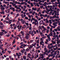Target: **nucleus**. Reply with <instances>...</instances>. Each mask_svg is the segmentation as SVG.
Here are the masks:
<instances>
[{
    "instance_id": "4c0bfd02",
    "label": "nucleus",
    "mask_w": 60,
    "mask_h": 60,
    "mask_svg": "<svg viewBox=\"0 0 60 60\" xmlns=\"http://www.w3.org/2000/svg\"><path fill=\"white\" fill-rule=\"evenodd\" d=\"M22 45H21L19 47L20 49H23V47H22Z\"/></svg>"
},
{
    "instance_id": "de8ad7c7",
    "label": "nucleus",
    "mask_w": 60,
    "mask_h": 60,
    "mask_svg": "<svg viewBox=\"0 0 60 60\" xmlns=\"http://www.w3.org/2000/svg\"><path fill=\"white\" fill-rule=\"evenodd\" d=\"M25 24H26V25L27 26L29 25V23H28L25 22Z\"/></svg>"
},
{
    "instance_id": "4be33fe9",
    "label": "nucleus",
    "mask_w": 60,
    "mask_h": 60,
    "mask_svg": "<svg viewBox=\"0 0 60 60\" xmlns=\"http://www.w3.org/2000/svg\"><path fill=\"white\" fill-rule=\"evenodd\" d=\"M57 45V44H56L54 46L53 45H52V48H54V47H56V46Z\"/></svg>"
},
{
    "instance_id": "f704fd0d",
    "label": "nucleus",
    "mask_w": 60,
    "mask_h": 60,
    "mask_svg": "<svg viewBox=\"0 0 60 60\" xmlns=\"http://www.w3.org/2000/svg\"><path fill=\"white\" fill-rule=\"evenodd\" d=\"M30 4L31 6L32 7H33L34 6V5H33V3H31Z\"/></svg>"
},
{
    "instance_id": "c9c22d12",
    "label": "nucleus",
    "mask_w": 60,
    "mask_h": 60,
    "mask_svg": "<svg viewBox=\"0 0 60 60\" xmlns=\"http://www.w3.org/2000/svg\"><path fill=\"white\" fill-rule=\"evenodd\" d=\"M34 34H36V31H34V30H33V33H34Z\"/></svg>"
},
{
    "instance_id": "6e6552de",
    "label": "nucleus",
    "mask_w": 60,
    "mask_h": 60,
    "mask_svg": "<svg viewBox=\"0 0 60 60\" xmlns=\"http://www.w3.org/2000/svg\"><path fill=\"white\" fill-rule=\"evenodd\" d=\"M25 34L26 35V36H28L29 37H30V34H29V33H26Z\"/></svg>"
},
{
    "instance_id": "aec40b11",
    "label": "nucleus",
    "mask_w": 60,
    "mask_h": 60,
    "mask_svg": "<svg viewBox=\"0 0 60 60\" xmlns=\"http://www.w3.org/2000/svg\"><path fill=\"white\" fill-rule=\"evenodd\" d=\"M26 27V25H23L22 26V28H25Z\"/></svg>"
},
{
    "instance_id": "603ef678",
    "label": "nucleus",
    "mask_w": 60,
    "mask_h": 60,
    "mask_svg": "<svg viewBox=\"0 0 60 60\" xmlns=\"http://www.w3.org/2000/svg\"><path fill=\"white\" fill-rule=\"evenodd\" d=\"M53 24H57V22H54Z\"/></svg>"
},
{
    "instance_id": "a18cd8bd",
    "label": "nucleus",
    "mask_w": 60,
    "mask_h": 60,
    "mask_svg": "<svg viewBox=\"0 0 60 60\" xmlns=\"http://www.w3.org/2000/svg\"><path fill=\"white\" fill-rule=\"evenodd\" d=\"M47 48L48 49H49L50 48V45H49V44L47 46Z\"/></svg>"
},
{
    "instance_id": "680f3d73",
    "label": "nucleus",
    "mask_w": 60,
    "mask_h": 60,
    "mask_svg": "<svg viewBox=\"0 0 60 60\" xmlns=\"http://www.w3.org/2000/svg\"><path fill=\"white\" fill-rule=\"evenodd\" d=\"M32 58H34V54H32Z\"/></svg>"
},
{
    "instance_id": "864d4df0",
    "label": "nucleus",
    "mask_w": 60,
    "mask_h": 60,
    "mask_svg": "<svg viewBox=\"0 0 60 60\" xmlns=\"http://www.w3.org/2000/svg\"><path fill=\"white\" fill-rule=\"evenodd\" d=\"M43 34V33H42L41 32H40V35H41Z\"/></svg>"
},
{
    "instance_id": "f03ea898",
    "label": "nucleus",
    "mask_w": 60,
    "mask_h": 60,
    "mask_svg": "<svg viewBox=\"0 0 60 60\" xmlns=\"http://www.w3.org/2000/svg\"><path fill=\"white\" fill-rule=\"evenodd\" d=\"M0 9H1V11H3L4 10V9H5V8L4 7H3V6L2 4H1L0 5Z\"/></svg>"
},
{
    "instance_id": "cd10ccee",
    "label": "nucleus",
    "mask_w": 60,
    "mask_h": 60,
    "mask_svg": "<svg viewBox=\"0 0 60 60\" xmlns=\"http://www.w3.org/2000/svg\"><path fill=\"white\" fill-rule=\"evenodd\" d=\"M26 37H25V38L26 39H29V37H28V36H26Z\"/></svg>"
},
{
    "instance_id": "7ed1b4c3",
    "label": "nucleus",
    "mask_w": 60,
    "mask_h": 60,
    "mask_svg": "<svg viewBox=\"0 0 60 60\" xmlns=\"http://www.w3.org/2000/svg\"><path fill=\"white\" fill-rule=\"evenodd\" d=\"M43 55H44V54H41V53H40V56L41 57V58L42 59H43L44 58V56H43Z\"/></svg>"
},
{
    "instance_id": "338daca9",
    "label": "nucleus",
    "mask_w": 60,
    "mask_h": 60,
    "mask_svg": "<svg viewBox=\"0 0 60 60\" xmlns=\"http://www.w3.org/2000/svg\"><path fill=\"white\" fill-rule=\"evenodd\" d=\"M37 43H38V44H39V40H37Z\"/></svg>"
},
{
    "instance_id": "e2e57ef3",
    "label": "nucleus",
    "mask_w": 60,
    "mask_h": 60,
    "mask_svg": "<svg viewBox=\"0 0 60 60\" xmlns=\"http://www.w3.org/2000/svg\"><path fill=\"white\" fill-rule=\"evenodd\" d=\"M52 43L53 44H56V42H54V41Z\"/></svg>"
},
{
    "instance_id": "c756f323",
    "label": "nucleus",
    "mask_w": 60,
    "mask_h": 60,
    "mask_svg": "<svg viewBox=\"0 0 60 60\" xmlns=\"http://www.w3.org/2000/svg\"><path fill=\"white\" fill-rule=\"evenodd\" d=\"M21 16L22 17V18H24V15L23 14H21Z\"/></svg>"
},
{
    "instance_id": "c03bdc74",
    "label": "nucleus",
    "mask_w": 60,
    "mask_h": 60,
    "mask_svg": "<svg viewBox=\"0 0 60 60\" xmlns=\"http://www.w3.org/2000/svg\"><path fill=\"white\" fill-rule=\"evenodd\" d=\"M53 26H57V25L55 24L54 23L53 24Z\"/></svg>"
},
{
    "instance_id": "f8f14e48",
    "label": "nucleus",
    "mask_w": 60,
    "mask_h": 60,
    "mask_svg": "<svg viewBox=\"0 0 60 60\" xmlns=\"http://www.w3.org/2000/svg\"><path fill=\"white\" fill-rule=\"evenodd\" d=\"M1 31L2 32H4V33H5V34H6V33H7V32L6 31H5V30H1Z\"/></svg>"
},
{
    "instance_id": "f257e3e1",
    "label": "nucleus",
    "mask_w": 60,
    "mask_h": 60,
    "mask_svg": "<svg viewBox=\"0 0 60 60\" xmlns=\"http://www.w3.org/2000/svg\"><path fill=\"white\" fill-rule=\"evenodd\" d=\"M4 25H3V24L2 22H1L0 23V28L1 29H3V27H4Z\"/></svg>"
},
{
    "instance_id": "9b49d317",
    "label": "nucleus",
    "mask_w": 60,
    "mask_h": 60,
    "mask_svg": "<svg viewBox=\"0 0 60 60\" xmlns=\"http://www.w3.org/2000/svg\"><path fill=\"white\" fill-rule=\"evenodd\" d=\"M44 50H45V52H48V49H47V48H46L45 47L44 48Z\"/></svg>"
},
{
    "instance_id": "69168bd1",
    "label": "nucleus",
    "mask_w": 60,
    "mask_h": 60,
    "mask_svg": "<svg viewBox=\"0 0 60 60\" xmlns=\"http://www.w3.org/2000/svg\"><path fill=\"white\" fill-rule=\"evenodd\" d=\"M54 31H55V32H57V30L56 29H54Z\"/></svg>"
},
{
    "instance_id": "b1692460",
    "label": "nucleus",
    "mask_w": 60,
    "mask_h": 60,
    "mask_svg": "<svg viewBox=\"0 0 60 60\" xmlns=\"http://www.w3.org/2000/svg\"><path fill=\"white\" fill-rule=\"evenodd\" d=\"M50 36H53V33L52 32H51L50 33Z\"/></svg>"
},
{
    "instance_id": "09e8293b",
    "label": "nucleus",
    "mask_w": 60,
    "mask_h": 60,
    "mask_svg": "<svg viewBox=\"0 0 60 60\" xmlns=\"http://www.w3.org/2000/svg\"><path fill=\"white\" fill-rule=\"evenodd\" d=\"M56 49H57V50L58 49V47H57V45H56Z\"/></svg>"
},
{
    "instance_id": "f3484780",
    "label": "nucleus",
    "mask_w": 60,
    "mask_h": 60,
    "mask_svg": "<svg viewBox=\"0 0 60 60\" xmlns=\"http://www.w3.org/2000/svg\"><path fill=\"white\" fill-rule=\"evenodd\" d=\"M40 45H42V43H44V42H43V41H41L40 42Z\"/></svg>"
},
{
    "instance_id": "39448f33",
    "label": "nucleus",
    "mask_w": 60,
    "mask_h": 60,
    "mask_svg": "<svg viewBox=\"0 0 60 60\" xmlns=\"http://www.w3.org/2000/svg\"><path fill=\"white\" fill-rule=\"evenodd\" d=\"M21 34H22L21 36H23L24 35V32L23 31H22L21 32Z\"/></svg>"
},
{
    "instance_id": "5701e85b",
    "label": "nucleus",
    "mask_w": 60,
    "mask_h": 60,
    "mask_svg": "<svg viewBox=\"0 0 60 60\" xmlns=\"http://www.w3.org/2000/svg\"><path fill=\"white\" fill-rule=\"evenodd\" d=\"M4 32H3L2 31V32H0V35H3V33Z\"/></svg>"
},
{
    "instance_id": "72a5a7b5",
    "label": "nucleus",
    "mask_w": 60,
    "mask_h": 60,
    "mask_svg": "<svg viewBox=\"0 0 60 60\" xmlns=\"http://www.w3.org/2000/svg\"><path fill=\"white\" fill-rule=\"evenodd\" d=\"M36 32L37 33V34H39L40 33V32H39V31H38V30H36Z\"/></svg>"
},
{
    "instance_id": "5fc2aeb1",
    "label": "nucleus",
    "mask_w": 60,
    "mask_h": 60,
    "mask_svg": "<svg viewBox=\"0 0 60 60\" xmlns=\"http://www.w3.org/2000/svg\"><path fill=\"white\" fill-rule=\"evenodd\" d=\"M40 7L41 8V9H42L43 7V6H41Z\"/></svg>"
},
{
    "instance_id": "7c9ffc66",
    "label": "nucleus",
    "mask_w": 60,
    "mask_h": 60,
    "mask_svg": "<svg viewBox=\"0 0 60 60\" xmlns=\"http://www.w3.org/2000/svg\"><path fill=\"white\" fill-rule=\"evenodd\" d=\"M15 20L12 19L11 20V22H15Z\"/></svg>"
},
{
    "instance_id": "412c9836",
    "label": "nucleus",
    "mask_w": 60,
    "mask_h": 60,
    "mask_svg": "<svg viewBox=\"0 0 60 60\" xmlns=\"http://www.w3.org/2000/svg\"><path fill=\"white\" fill-rule=\"evenodd\" d=\"M49 11H53V10L52 9V8H50L49 10Z\"/></svg>"
},
{
    "instance_id": "a878e982",
    "label": "nucleus",
    "mask_w": 60,
    "mask_h": 60,
    "mask_svg": "<svg viewBox=\"0 0 60 60\" xmlns=\"http://www.w3.org/2000/svg\"><path fill=\"white\" fill-rule=\"evenodd\" d=\"M27 52L26 51L24 53V55H25V56H26V55H27Z\"/></svg>"
},
{
    "instance_id": "4d7b16f0",
    "label": "nucleus",
    "mask_w": 60,
    "mask_h": 60,
    "mask_svg": "<svg viewBox=\"0 0 60 60\" xmlns=\"http://www.w3.org/2000/svg\"><path fill=\"white\" fill-rule=\"evenodd\" d=\"M21 52L22 53H24V51L23 50H21Z\"/></svg>"
},
{
    "instance_id": "a19ab883",
    "label": "nucleus",
    "mask_w": 60,
    "mask_h": 60,
    "mask_svg": "<svg viewBox=\"0 0 60 60\" xmlns=\"http://www.w3.org/2000/svg\"><path fill=\"white\" fill-rule=\"evenodd\" d=\"M8 17H7V18H5V19L6 20V19H7V20H9V18Z\"/></svg>"
},
{
    "instance_id": "79ce46f5",
    "label": "nucleus",
    "mask_w": 60,
    "mask_h": 60,
    "mask_svg": "<svg viewBox=\"0 0 60 60\" xmlns=\"http://www.w3.org/2000/svg\"><path fill=\"white\" fill-rule=\"evenodd\" d=\"M49 50L47 52H46L47 53H50V52H51V51H50V49H49Z\"/></svg>"
},
{
    "instance_id": "774afa93",
    "label": "nucleus",
    "mask_w": 60,
    "mask_h": 60,
    "mask_svg": "<svg viewBox=\"0 0 60 60\" xmlns=\"http://www.w3.org/2000/svg\"><path fill=\"white\" fill-rule=\"evenodd\" d=\"M47 42V41H46V42H45V44H47V45H48V42Z\"/></svg>"
},
{
    "instance_id": "a211bd4d",
    "label": "nucleus",
    "mask_w": 60,
    "mask_h": 60,
    "mask_svg": "<svg viewBox=\"0 0 60 60\" xmlns=\"http://www.w3.org/2000/svg\"><path fill=\"white\" fill-rule=\"evenodd\" d=\"M26 56H23V58H24V60H26Z\"/></svg>"
},
{
    "instance_id": "423d86ee",
    "label": "nucleus",
    "mask_w": 60,
    "mask_h": 60,
    "mask_svg": "<svg viewBox=\"0 0 60 60\" xmlns=\"http://www.w3.org/2000/svg\"><path fill=\"white\" fill-rule=\"evenodd\" d=\"M29 33L30 34H33V31L30 30L29 31Z\"/></svg>"
},
{
    "instance_id": "393cba45",
    "label": "nucleus",
    "mask_w": 60,
    "mask_h": 60,
    "mask_svg": "<svg viewBox=\"0 0 60 60\" xmlns=\"http://www.w3.org/2000/svg\"><path fill=\"white\" fill-rule=\"evenodd\" d=\"M15 40H16L15 39H14L13 40V42L12 43V44H14L15 43Z\"/></svg>"
},
{
    "instance_id": "1a4fd4ad",
    "label": "nucleus",
    "mask_w": 60,
    "mask_h": 60,
    "mask_svg": "<svg viewBox=\"0 0 60 60\" xmlns=\"http://www.w3.org/2000/svg\"><path fill=\"white\" fill-rule=\"evenodd\" d=\"M32 9L33 10V11H36L37 10V9H36V8H34V7H33L32 8Z\"/></svg>"
},
{
    "instance_id": "e433bc0d",
    "label": "nucleus",
    "mask_w": 60,
    "mask_h": 60,
    "mask_svg": "<svg viewBox=\"0 0 60 60\" xmlns=\"http://www.w3.org/2000/svg\"><path fill=\"white\" fill-rule=\"evenodd\" d=\"M17 26H15V27L14 28V30H16V28H17Z\"/></svg>"
},
{
    "instance_id": "9d476101",
    "label": "nucleus",
    "mask_w": 60,
    "mask_h": 60,
    "mask_svg": "<svg viewBox=\"0 0 60 60\" xmlns=\"http://www.w3.org/2000/svg\"><path fill=\"white\" fill-rule=\"evenodd\" d=\"M17 25H19L20 24V23L19 21H18L16 23Z\"/></svg>"
},
{
    "instance_id": "6ab92c4d",
    "label": "nucleus",
    "mask_w": 60,
    "mask_h": 60,
    "mask_svg": "<svg viewBox=\"0 0 60 60\" xmlns=\"http://www.w3.org/2000/svg\"><path fill=\"white\" fill-rule=\"evenodd\" d=\"M26 51L27 52H28L29 51V49L28 48H27L26 49Z\"/></svg>"
},
{
    "instance_id": "58836bf2",
    "label": "nucleus",
    "mask_w": 60,
    "mask_h": 60,
    "mask_svg": "<svg viewBox=\"0 0 60 60\" xmlns=\"http://www.w3.org/2000/svg\"><path fill=\"white\" fill-rule=\"evenodd\" d=\"M34 41V40H31L30 41V43H32Z\"/></svg>"
},
{
    "instance_id": "473e14b6",
    "label": "nucleus",
    "mask_w": 60,
    "mask_h": 60,
    "mask_svg": "<svg viewBox=\"0 0 60 60\" xmlns=\"http://www.w3.org/2000/svg\"><path fill=\"white\" fill-rule=\"evenodd\" d=\"M4 50H3L2 51V53L3 54H5V53H6V52H4Z\"/></svg>"
},
{
    "instance_id": "4468645a",
    "label": "nucleus",
    "mask_w": 60,
    "mask_h": 60,
    "mask_svg": "<svg viewBox=\"0 0 60 60\" xmlns=\"http://www.w3.org/2000/svg\"><path fill=\"white\" fill-rule=\"evenodd\" d=\"M39 23H41V24H42L43 23V20H41L40 21Z\"/></svg>"
},
{
    "instance_id": "dca6fc26",
    "label": "nucleus",
    "mask_w": 60,
    "mask_h": 60,
    "mask_svg": "<svg viewBox=\"0 0 60 60\" xmlns=\"http://www.w3.org/2000/svg\"><path fill=\"white\" fill-rule=\"evenodd\" d=\"M50 11L49 10L46 11H45V13H47V14H49V12Z\"/></svg>"
},
{
    "instance_id": "bb28decb",
    "label": "nucleus",
    "mask_w": 60,
    "mask_h": 60,
    "mask_svg": "<svg viewBox=\"0 0 60 60\" xmlns=\"http://www.w3.org/2000/svg\"><path fill=\"white\" fill-rule=\"evenodd\" d=\"M21 27H22V26L21 25V26H20L19 28H18V29L19 30H21Z\"/></svg>"
},
{
    "instance_id": "8fccbe9b",
    "label": "nucleus",
    "mask_w": 60,
    "mask_h": 60,
    "mask_svg": "<svg viewBox=\"0 0 60 60\" xmlns=\"http://www.w3.org/2000/svg\"><path fill=\"white\" fill-rule=\"evenodd\" d=\"M18 36V37H20L21 36V35H20V34H19L18 35H16V36Z\"/></svg>"
},
{
    "instance_id": "bf43d9fd",
    "label": "nucleus",
    "mask_w": 60,
    "mask_h": 60,
    "mask_svg": "<svg viewBox=\"0 0 60 60\" xmlns=\"http://www.w3.org/2000/svg\"><path fill=\"white\" fill-rule=\"evenodd\" d=\"M28 17H29V18H31V16L30 15H28Z\"/></svg>"
},
{
    "instance_id": "20e7f679",
    "label": "nucleus",
    "mask_w": 60,
    "mask_h": 60,
    "mask_svg": "<svg viewBox=\"0 0 60 60\" xmlns=\"http://www.w3.org/2000/svg\"><path fill=\"white\" fill-rule=\"evenodd\" d=\"M21 22L22 24H25V22H26L25 20H23V19H21Z\"/></svg>"
},
{
    "instance_id": "3c124183",
    "label": "nucleus",
    "mask_w": 60,
    "mask_h": 60,
    "mask_svg": "<svg viewBox=\"0 0 60 60\" xmlns=\"http://www.w3.org/2000/svg\"><path fill=\"white\" fill-rule=\"evenodd\" d=\"M25 4L24 3V2H22V3H20L21 5L22 4Z\"/></svg>"
},
{
    "instance_id": "ddd939ff",
    "label": "nucleus",
    "mask_w": 60,
    "mask_h": 60,
    "mask_svg": "<svg viewBox=\"0 0 60 60\" xmlns=\"http://www.w3.org/2000/svg\"><path fill=\"white\" fill-rule=\"evenodd\" d=\"M28 48L29 49H30L31 48H33V46L32 45H30L28 47Z\"/></svg>"
},
{
    "instance_id": "6e6d98bb",
    "label": "nucleus",
    "mask_w": 60,
    "mask_h": 60,
    "mask_svg": "<svg viewBox=\"0 0 60 60\" xmlns=\"http://www.w3.org/2000/svg\"><path fill=\"white\" fill-rule=\"evenodd\" d=\"M8 8H9L7 6H6L5 7V8L6 9H8Z\"/></svg>"
},
{
    "instance_id": "49530a36",
    "label": "nucleus",
    "mask_w": 60,
    "mask_h": 60,
    "mask_svg": "<svg viewBox=\"0 0 60 60\" xmlns=\"http://www.w3.org/2000/svg\"><path fill=\"white\" fill-rule=\"evenodd\" d=\"M46 38V36H44L42 37V39H45V38Z\"/></svg>"
},
{
    "instance_id": "2f4dec72",
    "label": "nucleus",
    "mask_w": 60,
    "mask_h": 60,
    "mask_svg": "<svg viewBox=\"0 0 60 60\" xmlns=\"http://www.w3.org/2000/svg\"><path fill=\"white\" fill-rule=\"evenodd\" d=\"M49 36H49V35H47V37H48V38L49 39L50 38V37H49Z\"/></svg>"
},
{
    "instance_id": "0eeeda50",
    "label": "nucleus",
    "mask_w": 60,
    "mask_h": 60,
    "mask_svg": "<svg viewBox=\"0 0 60 60\" xmlns=\"http://www.w3.org/2000/svg\"><path fill=\"white\" fill-rule=\"evenodd\" d=\"M1 11H2V12H1V14H4L5 13L4 11V10H2Z\"/></svg>"
},
{
    "instance_id": "ea45409f",
    "label": "nucleus",
    "mask_w": 60,
    "mask_h": 60,
    "mask_svg": "<svg viewBox=\"0 0 60 60\" xmlns=\"http://www.w3.org/2000/svg\"><path fill=\"white\" fill-rule=\"evenodd\" d=\"M25 19H27V20H28L29 19L26 16L25 17Z\"/></svg>"
},
{
    "instance_id": "c85d7f7f",
    "label": "nucleus",
    "mask_w": 60,
    "mask_h": 60,
    "mask_svg": "<svg viewBox=\"0 0 60 60\" xmlns=\"http://www.w3.org/2000/svg\"><path fill=\"white\" fill-rule=\"evenodd\" d=\"M38 22L37 23H36L35 22L34 25H35V26H36V25H38Z\"/></svg>"
},
{
    "instance_id": "37998d69",
    "label": "nucleus",
    "mask_w": 60,
    "mask_h": 60,
    "mask_svg": "<svg viewBox=\"0 0 60 60\" xmlns=\"http://www.w3.org/2000/svg\"><path fill=\"white\" fill-rule=\"evenodd\" d=\"M14 8H13V7H11V8H10V9L11 10H12Z\"/></svg>"
},
{
    "instance_id": "2eb2a0df",
    "label": "nucleus",
    "mask_w": 60,
    "mask_h": 60,
    "mask_svg": "<svg viewBox=\"0 0 60 60\" xmlns=\"http://www.w3.org/2000/svg\"><path fill=\"white\" fill-rule=\"evenodd\" d=\"M5 11L7 13H9L10 12V10H6Z\"/></svg>"
},
{
    "instance_id": "052dcab7",
    "label": "nucleus",
    "mask_w": 60,
    "mask_h": 60,
    "mask_svg": "<svg viewBox=\"0 0 60 60\" xmlns=\"http://www.w3.org/2000/svg\"><path fill=\"white\" fill-rule=\"evenodd\" d=\"M52 49V46H51L50 47V48L49 49Z\"/></svg>"
},
{
    "instance_id": "13d9d810",
    "label": "nucleus",
    "mask_w": 60,
    "mask_h": 60,
    "mask_svg": "<svg viewBox=\"0 0 60 60\" xmlns=\"http://www.w3.org/2000/svg\"><path fill=\"white\" fill-rule=\"evenodd\" d=\"M57 29L58 30L60 28V26H58V27H57Z\"/></svg>"
},
{
    "instance_id": "0e129e2a",
    "label": "nucleus",
    "mask_w": 60,
    "mask_h": 60,
    "mask_svg": "<svg viewBox=\"0 0 60 60\" xmlns=\"http://www.w3.org/2000/svg\"><path fill=\"white\" fill-rule=\"evenodd\" d=\"M47 28L48 29H50V27L49 26H48L47 27Z\"/></svg>"
}]
</instances>
